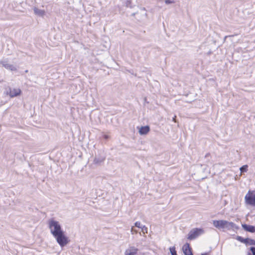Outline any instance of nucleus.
I'll return each mask as SVG.
<instances>
[{
    "instance_id": "1",
    "label": "nucleus",
    "mask_w": 255,
    "mask_h": 255,
    "mask_svg": "<svg viewBox=\"0 0 255 255\" xmlns=\"http://www.w3.org/2000/svg\"><path fill=\"white\" fill-rule=\"evenodd\" d=\"M48 224L51 234L55 238L60 246L63 248L66 246L70 241L62 230L59 222L50 219L48 221Z\"/></svg>"
},
{
    "instance_id": "2",
    "label": "nucleus",
    "mask_w": 255,
    "mask_h": 255,
    "mask_svg": "<svg viewBox=\"0 0 255 255\" xmlns=\"http://www.w3.org/2000/svg\"><path fill=\"white\" fill-rule=\"evenodd\" d=\"M4 94L9 96L11 98L18 96L21 94V90L18 88L7 87L5 88Z\"/></svg>"
},
{
    "instance_id": "3",
    "label": "nucleus",
    "mask_w": 255,
    "mask_h": 255,
    "mask_svg": "<svg viewBox=\"0 0 255 255\" xmlns=\"http://www.w3.org/2000/svg\"><path fill=\"white\" fill-rule=\"evenodd\" d=\"M204 233V230L202 229L194 228L191 230L188 234L187 239L192 240L196 239L199 235Z\"/></svg>"
},
{
    "instance_id": "4",
    "label": "nucleus",
    "mask_w": 255,
    "mask_h": 255,
    "mask_svg": "<svg viewBox=\"0 0 255 255\" xmlns=\"http://www.w3.org/2000/svg\"><path fill=\"white\" fill-rule=\"evenodd\" d=\"M245 200L247 204L255 206V194L250 193V191L246 195Z\"/></svg>"
},
{
    "instance_id": "5",
    "label": "nucleus",
    "mask_w": 255,
    "mask_h": 255,
    "mask_svg": "<svg viewBox=\"0 0 255 255\" xmlns=\"http://www.w3.org/2000/svg\"><path fill=\"white\" fill-rule=\"evenodd\" d=\"M226 220H214L213 222V225L218 229H224Z\"/></svg>"
},
{
    "instance_id": "6",
    "label": "nucleus",
    "mask_w": 255,
    "mask_h": 255,
    "mask_svg": "<svg viewBox=\"0 0 255 255\" xmlns=\"http://www.w3.org/2000/svg\"><path fill=\"white\" fill-rule=\"evenodd\" d=\"M183 252L185 255H193L191 248L188 243L185 244L182 247Z\"/></svg>"
},
{
    "instance_id": "7",
    "label": "nucleus",
    "mask_w": 255,
    "mask_h": 255,
    "mask_svg": "<svg viewBox=\"0 0 255 255\" xmlns=\"http://www.w3.org/2000/svg\"><path fill=\"white\" fill-rule=\"evenodd\" d=\"M137 252V249L134 247H130L126 250L125 255H135Z\"/></svg>"
},
{
    "instance_id": "8",
    "label": "nucleus",
    "mask_w": 255,
    "mask_h": 255,
    "mask_svg": "<svg viewBox=\"0 0 255 255\" xmlns=\"http://www.w3.org/2000/svg\"><path fill=\"white\" fill-rule=\"evenodd\" d=\"M150 130V128L148 126L141 127L139 129V133L140 135H146Z\"/></svg>"
},
{
    "instance_id": "9",
    "label": "nucleus",
    "mask_w": 255,
    "mask_h": 255,
    "mask_svg": "<svg viewBox=\"0 0 255 255\" xmlns=\"http://www.w3.org/2000/svg\"><path fill=\"white\" fill-rule=\"evenodd\" d=\"M242 227L246 231L251 233H255V226L247 224H243Z\"/></svg>"
},
{
    "instance_id": "10",
    "label": "nucleus",
    "mask_w": 255,
    "mask_h": 255,
    "mask_svg": "<svg viewBox=\"0 0 255 255\" xmlns=\"http://www.w3.org/2000/svg\"><path fill=\"white\" fill-rule=\"evenodd\" d=\"M0 64H1L2 66L5 67L7 69L10 70L11 71L16 70V68L15 66H14L13 65L7 63L6 62L1 61L0 62Z\"/></svg>"
},
{
    "instance_id": "11",
    "label": "nucleus",
    "mask_w": 255,
    "mask_h": 255,
    "mask_svg": "<svg viewBox=\"0 0 255 255\" xmlns=\"http://www.w3.org/2000/svg\"><path fill=\"white\" fill-rule=\"evenodd\" d=\"M234 228H237L236 225L235 223L226 221V223L225 224L224 229L230 230L234 229Z\"/></svg>"
},
{
    "instance_id": "12",
    "label": "nucleus",
    "mask_w": 255,
    "mask_h": 255,
    "mask_svg": "<svg viewBox=\"0 0 255 255\" xmlns=\"http://www.w3.org/2000/svg\"><path fill=\"white\" fill-rule=\"evenodd\" d=\"M33 10L34 14L39 16H43L45 13V12L44 10L38 9L36 7L33 8Z\"/></svg>"
},
{
    "instance_id": "13",
    "label": "nucleus",
    "mask_w": 255,
    "mask_h": 255,
    "mask_svg": "<svg viewBox=\"0 0 255 255\" xmlns=\"http://www.w3.org/2000/svg\"><path fill=\"white\" fill-rule=\"evenodd\" d=\"M236 239L238 241H239L242 243H243L247 245L248 238L244 239L242 237L238 236H237Z\"/></svg>"
},
{
    "instance_id": "14",
    "label": "nucleus",
    "mask_w": 255,
    "mask_h": 255,
    "mask_svg": "<svg viewBox=\"0 0 255 255\" xmlns=\"http://www.w3.org/2000/svg\"><path fill=\"white\" fill-rule=\"evenodd\" d=\"M104 160H105V158L104 157H102V158L95 157V159H94V162L95 163H100L104 161Z\"/></svg>"
},
{
    "instance_id": "15",
    "label": "nucleus",
    "mask_w": 255,
    "mask_h": 255,
    "mask_svg": "<svg viewBox=\"0 0 255 255\" xmlns=\"http://www.w3.org/2000/svg\"><path fill=\"white\" fill-rule=\"evenodd\" d=\"M248 166L247 165H243L242 166L240 169L241 173L247 172L248 170Z\"/></svg>"
},
{
    "instance_id": "16",
    "label": "nucleus",
    "mask_w": 255,
    "mask_h": 255,
    "mask_svg": "<svg viewBox=\"0 0 255 255\" xmlns=\"http://www.w3.org/2000/svg\"><path fill=\"white\" fill-rule=\"evenodd\" d=\"M169 250L171 255H177L174 247L170 248Z\"/></svg>"
},
{
    "instance_id": "17",
    "label": "nucleus",
    "mask_w": 255,
    "mask_h": 255,
    "mask_svg": "<svg viewBox=\"0 0 255 255\" xmlns=\"http://www.w3.org/2000/svg\"><path fill=\"white\" fill-rule=\"evenodd\" d=\"M250 250L251 253H248V255H255V247H251Z\"/></svg>"
},
{
    "instance_id": "18",
    "label": "nucleus",
    "mask_w": 255,
    "mask_h": 255,
    "mask_svg": "<svg viewBox=\"0 0 255 255\" xmlns=\"http://www.w3.org/2000/svg\"><path fill=\"white\" fill-rule=\"evenodd\" d=\"M247 245H255V240L248 238Z\"/></svg>"
},
{
    "instance_id": "19",
    "label": "nucleus",
    "mask_w": 255,
    "mask_h": 255,
    "mask_svg": "<svg viewBox=\"0 0 255 255\" xmlns=\"http://www.w3.org/2000/svg\"><path fill=\"white\" fill-rule=\"evenodd\" d=\"M141 229L142 232H143V234H145V233H147V228L144 225L142 226L141 227Z\"/></svg>"
},
{
    "instance_id": "20",
    "label": "nucleus",
    "mask_w": 255,
    "mask_h": 255,
    "mask_svg": "<svg viewBox=\"0 0 255 255\" xmlns=\"http://www.w3.org/2000/svg\"><path fill=\"white\" fill-rule=\"evenodd\" d=\"M134 226L138 228H141V227L142 226H141L140 225V223L139 222H136L135 223H134Z\"/></svg>"
},
{
    "instance_id": "21",
    "label": "nucleus",
    "mask_w": 255,
    "mask_h": 255,
    "mask_svg": "<svg viewBox=\"0 0 255 255\" xmlns=\"http://www.w3.org/2000/svg\"><path fill=\"white\" fill-rule=\"evenodd\" d=\"M130 232H131V233L132 234H134V233H135V234L137 233V230H134V229H133V227H131V230H130Z\"/></svg>"
},
{
    "instance_id": "22",
    "label": "nucleus",
    "mask_w": 255,
    "mask_h": 255,
    "mask_svg": "<svg viewBox=\"0 0 255 255\" xmlns=\"http://www.w3.org/2000/svg\"><path fill=\"white\" fill-rule=\"evenodd\" d=\"M165 2L166 4H170V3H173L174 1H172L171 0H165Z\"/></svg>"
},
{
    "instance_id": "23",
    "label": "nucleus",
    "mask_w": 255,
    "mask_h": 255,
    "mask_svg": "<svg viewBox=\"0 0 255 255\" xmlns=\"http://www.w3.org/2000/svg\"><path fill=\"white\" fill-rule=\"evenodd\" d=\"M234 36V35H229V36H226L224 37V41H225L226 40V39L228 37H233V36Z\"/></svg>"
},
{
    "instance_id": "24",
    "label": "nucleus",
    "mask_w": 255,
    "mask_h": 255,
    "mask_svg": "<svg viewBox=\"0 0 255 255\" xmlns=\"http://www.w3.org/2000/svg\"><path fill=\"white\" fill-rule=\"evenodd\" d=\"M176 116H175L173 118V121L175 123H176L177 121H176Z\"/></svg>"
},
{
    "instance_id": "25",
    "label": "nucleus",
    "mask_w": 255,
    "mask_h": 255,
    "mask_svg": "<svg viewBox=\"0 0 255 255\" xmlns=\"http://www.w3.org/2000/svg\"><path fill=\"white\" fill-rule=\"evenodd\" d=\"M104 137L105 139H108L109 138V136L107 135H104Z\"/></svg>"
},
{
    "instance_id": "26",
    "label": "nucleus",
    "mask_w": 255,
    "mask_h": 255,
    "mask_svg": "<svg viewBox=\"0 0 255 255\" xmlns=\"http://www.w3.org/2000/svg\"><path fill=\"white\" fill-rule=\"evenodd\" d=\"M201 255H208V254L207 253H204V254H202Z\"/></svg>"
},
{
    "instance_id": "27",
    "label": "nucleus",
    "mask_w": 255,
    "mask_h": 255,
    "mask_svg": "<svg viewBox=\"0 0 255 255\" xmlns=\"http://www.w3.org/2000/svg\"><path fill=\"white\" fill-rule=\"evenodd\" d=\"M208 155H209V154H207L206 155V157H207V156H208Z\"/></svg>"
},
{
    "instance_id": "28",
    "label": "nucleus",
    "mask_w": 255,
    "mask_h": 255,
    "mask_svg": "<svg viewBox=\"0 0 255 255\" xmlns=\"http://www.w3.org/2000/svg\"><path fill=\"white\" fill-rule=\"evenodd\" d=\"M134 14H135V13H133L132 14V15H134Z\"/></svg>"
}]
</instances>
